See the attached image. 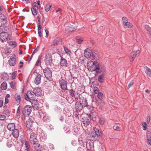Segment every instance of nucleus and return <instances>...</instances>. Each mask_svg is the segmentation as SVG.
Returning <instances> with one entry per match:
<instances>
[{
  "mask_svg": "<svg viewBox=\"0 0 151 151\" xmlns=\"http://www.w3.org/2000/svg\"><path fill=\"white\" fill-rule=\"evenodd\" d=\"M41 93L40 88L37 87L35 88L33 91H28L25 95V99L28 101L34 100L36 96L40 95Z\"/></svg>",
  "mask_w": 151,
  "mask_h": 151,
  "instance_id": "nucleus-1",
  "label": "nucleus"
},
{
  "mask_svg": "<svg viewBox=\"0 0 151 151\" xmlns=\"http://www.w3.org/2000/svg\"><path fill=\"white\" fill-rule=\"evenodd\" d=\"M87 67L89 71L92 72L96 71V73L95 74L96 76V74L99 72L100 66L99 63L96 61L93 62L90 60L87 63Z\"/></svg>",
  "mask_w": 151,
  "mask_h": 151,
  "instance_id": "nucleus-2",
  "label": "nucleus"
},
{
  "mask_svg": "<svg viewBox=\"0 0 151 151\" xmlns=\"http://www.w3.org/2000/svg\"><path fill=\"white\" fill-rule=\"evenodd\" d=\"M12 40L11 35L8 32H2L0 33V40L2 42Z\"/></svg>",
  "mask_w": 151,
  "mask_h": 151,
  "instance_id": "nucleus-3",
  "label": "nucleus"
},
{
  "mask_svg": "<svg viewBox=\"0 0 151 151\" xmlns=\"http://www.w3.org/2000/svg\"><path fill=\"white\" fill-rule=\"evenodd\" d=\"M26 127L29 130H32L34 129L35 123L31 118H29L26 121Z\"/></svg>",
  "mask_w": 151,
  "mask_h": 151,
  "instance_id": "nucleus-4",
  "label": "nucleus"
},
{
  "mask_svg": "<svg viewBox=\"0 0 151 151\" xmlns=\"http://www.w3.org/2000/svg\"><path fill=\"white\" fill-rule=\"evenodd\" d=\"M32 111V107L31 106L27 105L22 111L23 114L24 115H29L31 114Z\"/></svg>",
  "mask_w": 151,
  "mask_h": 151,
  "instance_id": "nucleus-5",
  "label": "nucleus"
},
{
  "mask_svg": "<svg viewBox=\"0 0 151 151\" xmlns=\"http://www.w3.org/2000/svg\"><path fill=\"white\" fill-rule=\"evenodd\" d=\"M44 60L46 65H51L52 63V56L50 54H47L45 55Z\"/></svg>",
  "mask_w": 151,
  "mask_h": 151,
  "instance_id": "nucleus-6",
  "label": "nucleus"
},
{
  "mask_svg": "<svg viewBox=\"0 0 151 151\" xmlns=\"http://www.w3.org/2000/svg\"><path fill=\"white\" fill-rule=\"evenodd\" d=\"M80 102L83 104L84 107H87L88 109H91L92 107L91 105H88L86 99V98L81 96L80 97Z\"/></svg>",
  "mask_w": 151,
  "mask_h": 151,
  "instance_id": "nucleus-7",
  "label": "nucleus"
},
{
  "mask_svg": "<svg viewBox=\"0 0 151 151\" xmlns=\"http://www.w3.org/2000/svg\"><path fill=\"white\" fill-rule=\"evenodd\" d=\"M43 71L45 76L47 79L51 77L52 72L49 68H45Z\"/></svg>",
  "mask_w": 151,
  "mask_h": 151,
  "instance_id": "nucleus-8",
  "label": "nucleus"
},
{
  "mask_svg": "<svg viewBox=\"0 0 151 151\" xmlns=\"http://www.w3.org/2000/svg\"><path fill=\"white\" fill-rule=\"evenodd\" d=\"M37 136L36 134L34 132L31 133L30 134L29 140L32 144L35 145L37 141Z\"/></svg>",
  "mask_w": 151,
  "mask_h": 151,
  "instance_id": "nucleus-9",
  "label": "nucleus"
},
{
  "mask_svg": "<svg viewBox=\"0 0 151 151\" xmlns=\"http://www.w3.org/2000/svg\"><path fill=\"white\" fill-rule=\"evenodd\" d=\"M40 118H43V121L45 122H49L50 120V117L47 113L39 112Z\"/></svg>",
  "mask_w": 151,
  "mask_h": 151,
  "instance_id": "nucleus-10",
  "label": "nucleus"
},
{
  "mask_svg": "<svg viewBox=\"0 0 151 151\" xmlns=\"http://www.w3.org/2000/svg\"><path fill=\"white\" fill-rule=\"evenodd\" d=\"M84 54L85 57L87 58H90L92 59H94L95 58L94 55L90 52L88 49H86L84 50Z\"/></svg>",
  "mask_w": 151,
  "mask_h": 151,
  "instance_id": "nucleus-11",
  "label": "nucleus"
},
{
  "mask_svg": "<svg viewBox=\"0 0 151 151\" xmlns=\"http://www.w3.org/2000/svg\"><path fill=\"white\" fill-rule=\"evenodd\" d=\"M15 58L16 55L14 54H13L12 56L10 57V58L8 60V63L10 66H12L16 65V61Z\"/></svg>",
  "mask_w": 151,
  "mask_h": 151,
  "instance_id": "nucleus-12",
  "label": "nucleus"
},
{
  "mask_svg": "<svg viewBox=\"0 0 151 151\" xmlns=\"http://www.w3.org/2000/svg\"><path fill=\"white\" fill-rule=\"evenodd\" d=\"M59 83L61 88L63 90H66L67 88V83L65 80L61 79L59 81Z\"/></svg>",
  "mask_w": 151,
  "mask_h": 151,
  "instance_id": "nucleus-13",
  "label": "nucleus"
},
{
  "mask_svg": "<svg viewBox=\"0 0 151 151\" xmlns=\"http://www.w3.org/2000/svg\"><path fill=\"white\" fill-rule=\"evenodd\" d=\"M0 21L3 25H5L7 22V18L4 14H0Z\"/></svg>",
  "mask_w": 151,
  "mask_h": 151,
  "instance_id": "nucleus-14",
  "label": "nucleus"
},
{
  "mask_svg": "<svg viewBox=\"0 0 151 151\" xmlns=\"http://www.w3.org/2000/svg\"><path fill=\"white\" fill-rule=\"evenodd\" d=\"M86 146L87 150H93V149L94 148V144L92 141H90L89 142H87Z\"/></svg>",
  "mask_w": 151,
  "mask_h": 151,
  "instance_id": "nucleus-15",
  "label": "nucleus"
},
{
  "mask_svg": "<svg viewBox=\"0 0 151 151\" xmlns=\"http://www.w3.org/2000/svg\"><path fill=\"white\" fill-rule=\"evenodd\" d=\"M60 64L62 67H67L68 66L67 60L62 57L60 58Z\"/></svg>",
  "mask_w": 151,
  "mask_h": 151,
  "instance_id": "nucleus-16",
  "label": "nucleus"
},
{
  "mask_svg": "<svg viewBox=\"0 0 151 151\" xmlns=\"http://www.w3.org/2000/svg\"><path fill=\"white\" fill-rule=\"evenodd\" d=\"M41 75L39 73H37L35 78V79L34 81L36 85L39 84L41 82Z\"/></svg>",
  "mask_w": 151,
  "mask_h": 151,
  "instance_id": "nucleus-17",
  "label": "nucleus"
},
{
  "mask_svg": "<svg viewBox=\"0 0 151 151\" xmlns=\"http://www.w3.org/2000/svg\"><path fill=\"white\" fill-rule=\"evenodd\" d=\"M76 109L77 111H80L83 109V105L81 103L76 102L75 103Z\"/></svg>",
  "mask_w": 151,
  "mask_h": 151,
  "instance_id": "nucleus-18",
  "label": "nucleus"
},
{
  "mask_svg": "<svg viewBox=\"0 0 151 151\" xmlns=\"http://www.w3.org/2000/svg\"><path fill=\"white\" fill-rule=\"evenodd\" d=\"M32 103V106L35 110H38L39 108L38 102L37 101L33 100Z\"/></svg>",
  "mask_w": 151,
  "mask_h": 151,
  "instance_id": "nucleus-19",
  "label": "nucleus"
},
{
  "mask_svg": "<svg viewBox=\"0 0 151 151\" xmlns=\"http://www.w3.org/2000/svg\"><path fill=\"white\" fill-rule=\"evenodd\" d=\"M1 78L3 80L6 81H7L9 79V76L8 74L5 72L1 73Z\"/></svg>",
  "mask_w": 151,
  "mask_h": 151,
  "instance_id": "nucleus-20",
  "label": "nucleus"
},
{
  "mask_svg": "<svg viewBox=\"0 0 151 151\" xmlns=\"http://www.w3.org/2000/svg\"><path fill=\"white\" fill-rule=\"evenodd\" d=\"M61 40V38L57 37L52 42L53 45H56L61 44L62 43Z\"/></svg>",
  "mask_w": 151,
  "mask_h": 151,
  "instance_id": "nucleus-21",
  "label": "nucleus"
},
{
  "mask_svg": "<svg viewBox=\"0 0 151 151\" xmlns=\"http://www.w3.org/2000/svg\"><path fill=\"white\" fill-rule=\"evenodd\" d=\"M7 43L8 45L13 48H15L17 45V43L15 41H7Z\"/></svg>",
  "mask_w": 151,
  "mask_h": 151,
  "instance_id": "nucleus-22",
  "label": "nucleus"
},
{
  "mask_svg": "<svg viewBox=\"0 0 151 151\" xmlns=\"http://www.w3.org/2000/svg\"><path fill=\"white\" fill-rule=\"evenodd\" d=\"M77 27L76 26H73L71 25L68 26L66 27V32L67 33L68 31H70L71 32L76 29Z\"/></svg>",
  "mask_w": 151,
  "mask_h": 151,
  "instance_id": "nucleus-23",
  "label": "nucleus"
},
{
  "mask_svg": "<svg viewBox=\"0 0 151 151\" xmlns=\"http://www.w3.org/2000/svg\"><path fill=\"white\" fill-rule=\"evenodd\" d=\"M7 128L9 131H12L15 129V125L13 123H9L7 125Z\"/></svg>",
  "mask_w": 151,
  "mask_h": 151,
  "instance_id": "nucleus-24",
  "label": "nucleus"
},
{
  "mask_svg": "<svg viewBox=\"0 0 151 151\" xmlns=\"http://www.w3.org/2000/svg\"><path fill=\"white\" fill-rule=\"evenodd\" d=\"M15 99L16 101V104L17 105L19 104L21 101V97L18 94H16L15 95Z\"/></svg>",
  "mask_w": 151,
  "mask_h": 151,
  "instance_id": "nucleus-25",
  "label": "nucleus"
},
{
  "mask_svg": "<svg viewBox=\"0 0 151 151\" xmlns=\"http://www.w3.org/2000/svg\"><path fill=\"white\" fill-rule=\"evenodd\" d=\"M93 130L95 132L96 135L98 137H101L102 136V133L96 127H94Z\"/></svg>",
  "mask_w": 151,
  "mask_h": 151,
  "instance_id": "nucleus-26",
  "label": "nucleus"
},
{
  "mask_svg": "<svg viewBox=\"0 0 151 151\" xmlns=\"http://www.w3.org/2000/svg\"><path fill=\"white\" fill-rule=\"evenodd\" d=\"M4 25L2 24L0 26V32H7L6 31L8 30V28Z\"/></svg>",
  "mask_w": 151,
  "mask_h": 151,
  "instance_id": "nucleus-27",
  "label": "nucleus"
},
{
  "mask_svg": "<svg viewBox=\"0 0 151 151\" xmlns=\"http://www.w3.org/2000/svg\"><path fill=\"white\" fill-rule=\"evenodd\" d=\"M12 131V135L13 136L16 138H18L19 135V130L17 129H15Z\"/></svg>",
  "mask_w": 151,
  "mask_h": 151,
  "instance_id": "nucleus-28",
  "label": "nucleus"
},
{
  "mask_svg": "<svg viewBox=\"0 0 151 151\" xmlns=\"http://www.w3.org/2000/svg\"><path fill=\"white\" fill-rule=\"evenodd\" d=\"M140 52V51L139 50L132 51L130 53V56L132 57V58H133L137 56V54H139Z\"/></svg>",
  "mask_w": 151,
  "mask_h": 151,
  "instance_id": "nucleus-29",
  "label": "nucleus"
},
{
  "mask_svg": "<svg viewBox=\"0 0 151 151\" xmlns=\"http://www.w3.org/2000/svg\"><path fill=\"white\" fill-rule=\"evenodd\" d=\"M73 133L75 135H77L79 133V130L76 126H74L73 127Z\"/></svg>",
  "mask_w": 151,
  "mask_h": 151,
  "instance_id": "nucleus-30",
  "label": "nucleus"
},
{
  "mask_svg": "<svg viewBox=\"0 0 151 151\" xmlns=\"http://www.w3.org/2000/svg\"><path fill=\"white\" fill-rule=\"evenodd\" d=\"M83 125L86 127L88 126L90 124V121L88 119L85 118L82 122Z\"/></svg>",
  "mask_w": 151,
  "mask_h": 151,
  "instance_id": "nucleus-31",
  "label": "nucleus"
},
{
  "mask_svg": "<svg viewBox=\"0 0 151 151\" xmlns=\"http://www.w3.org/2000/svg\"><path fill=\"white\" fill-rule=\"evenodd\" d=\"M105 76L104 74H102L99 75L98 77V81L100 83H103L104 82V77Z\"/></svg>",
  "mask_w": 151,
  "mask_h": 151,
  "instance_id": "nucleus-32",
  "label": "nucleus"
},
{
  "mask_svg": "<svg viewBox=\"0 0 151 151\" xmlns=\"http://www.w3.org/2000/svg\"><path fill=\"white\" fill-rule=\"evenodd\" d=\"M124 27L125 28H130L132 27V24L129 22H127V23L123 25Z\"/></svg>",
  "mask_w": 151,
  "mask_h": 151,
  "instance_id": "nucleus-33",
  "label": "nucleus"
},
{
  "mask_svg": "<svg viewBox=\"0 0 151 151\" xmlns=\"http://www.w3.org/2000/svg\"><path fill=\"white\" fill-rule=\"evenodd\" d=\"M99 89L97 87H95L94 89H93V92L91 96H93V97H94V96L96 94H98L99 93Z\"/></svg>",
  "mask_w": 151,
  "mask_h": 151,
  "instance_id": "nucleus-34",
  "label": "nucleus"
},
{
  "mask_svg": "<svg viewBox=\"0 0 151 151\" xmlns=\"http://www.w3.org/2000/svg\"><path fill=\"white\" fill-rule=\"evenodd\" d=\"M79 144L83 147L85 148V145H86V142H83L82 139V138L79 139Z\"/></svg>",
  "mask_w": 151,
  "mask_h": 151,
  "instance_id": "nucleus-35",
  "label": "nucleus"
},
{
  "mask_svg": "<svg viewBox=\"0 0 151 151\" xmlns=\"http://www.w3.org/2000/svg\"><path fill=\"white\" fill-rule=\"evenodd\" d=\"M145 73L150 77H151V70L147 67L145 68Z\"/></svg>",
  "mask_w": 151,
  "mask_h": 151,
  "instance_id": "nucleus-36",
  "label": "nucleus"
},
{
  "mask_svg": "<svg viewBox=\"0 0 151 151\" xmlns=\"http://www.w3.org/2000/svg\"><path fill=\"white\" fill-rule=\"evenodd\" d=\"M16 83L14 81H12L10 83V87L11 88L15 89L16 88Z\"/></svg>",
  "mask_w": 151,
  "mask_h": 151,
  "instance_id": "nucleus-37",
  "label": "nucleus"
},
{
  "mask_svg": "<svg viewBox=\"0 0 151 151\" xmlns=\"http://www.w3.org/2000/svg\"><path fill=\"white\" fill-rule=\"evenodd\" d=\"M75 91L73 89H71L69 90V94L73 97H75Z\"/></svg>",
  "mask_w": 151,
  "mask_h": 151,
  "instance_id": "nucleus-38",
  "label": "nucleus"
},
{
  "mask_svg": "<svg viewBox=\"0 0 151 151\" xmlns=\"http://www.w3.org/2000/svg\"><path fill=\"white\" fill-rule=\"evenodd\" d=\"M51 6L52 5L49 3L46 4L45 7V11L46 12H48V11H49Z\"/></svg>",
  "mask_w": 151,
  "mask_h": 151,
  "instance_id": "nucleus-39",
  "label": "nucleus"
},
{
  "mask_svg": "<svg viewBox=\"0 0 151 151\" xmlns=\"http://www.w3.org/2000/svg\"><path fill=\"white\" fill-rule=\"evenodd\" d=\"M39 49H40V47L39 46H38L33 51V52H32V54L31 55V56L30 58V59L29 60V62L31 60V59L32 58L33 55L34 54H35V53H36L39 50Z\"/></svg>",
  "mask_w": 151,
  "mask_h": 151,
  "instance_id": "nucleus-40",
  "label": "nucleus"
},
{
  "mask_svg": "<svg viewBox=\"0 0 151 151\" xmlns=\"http://www.w3.org/2000/svg\"><path fill=\"white\" fill-rule=\"evenodd\" d=\"M1 87L2 89L4 90L6 89L7 88V84L6 82H3L1 85Z\"/></svg>",
  "mask_w": 151,
  "mask_h": 151,
  "instance_id": "nucleus-41",
  "label": "nucleus"
},
{
  "mask_svg": "<svg viewBox=\"0 0 151 151\" xmlns=\"http://www.w3.org/2000/svg\"><path fill=\"white\" fill-rule=\"evenodd\" d=\"M84 91V89L80 87L78 88V90L77 91V95L83 93Z\"/></svg>",
  "mask_w": 151,
  "mask_h": 151,
  "instance_id": "nucleus-42",
  "label": "nucleus"
},
{
  "mask_svg": "<svg viewBox=\"0 0 151 151\" xmlns=\"http://www.w3.org/2000/svg\"><path fill=\"white\" fill-rule=\"evenodd\" d=\"M11 52V51L9 48H6L5 50L4 53L6 55V56H7Z\"/></svg>",
  "mask_w": 151,
  "mask_h": 151,
  "instance_id": "nucleus-43",
  "label": "nucleus"
},
{
  "mask_svg": "<svg viewBox=\"0 0 151 151\" xmlns=\"http://www.w3.org/2000/svg\"><path fill=\"white\" fill-rule=\"evenodd\" d=\"M38 34L39 36L40 37H41L42 35L41 31V25L40 24V23H39L38 25Z\"/></svg>",
  "mask_w": 151,
  "mask_h": 151,
  "instance_id": "nucleus-44",
  "label": "nucleus"
},
{
  "mask_svg": "<svg viewBox=\"0 0 151 151\" xmlns=\"http://www.w3.org/2000/svg\"><path fill=\"white\" fill-rule=\"evenodd\" d=\"M45 126L47 129L50 130H52L54 129L53 126L50 124H46Z\"/></svg>",
  "mask_w": 151,
  "mask_h": 151,
  "instance_id": "nucleus-45",
  "label": "nucleus"
},
{
  "mask_svg": "<svg viewBox=\"0 0 151 151\" xmlns=\"http://www.w3.org/2000/svg\"><path fill=\"white\" fill-rule=\"evenodd\" d=\"M100 68L99 70V73L101 72L104 73L106 70V68L104 66H100Z\"/></svg>",
  "mask_w": 151,
  "mask_h": 151,
  "instance_id": "nucleus-46",
  "label": "nucleus"
},
{
  "mask_svg": "<svg viewBox=\"0 0 151 151\" xmlns=\"http://www.w3.org/2000/svg\"><path fill=\"white\" fill-rule=\"evenodd\" d=\"M25 150L27 151H30L29 144L27 141H25Z\"/></svg>",
  "mask_w": 151,
  "mask_h": 151,
  "instance_id": "nucleus-47",
  "label": "nucleus"
},
{
  "mask_svg": "<svg viewBox=\"0 0 151 151\" xmlns=\"http://www.w3.org/2000/svg\"><path fill=\"white\" fill-rule=\"evenodd\" d=\"M99 122L101 124L103 125L105 123V119L102 117H101L99 118Z\"/></svg>",
  "mask_w": 151,
  "mask_h": 151,
  "instance_id": "nucleus-48",
  "label": "nucleus"
},
{
  "mask_svg": "<svg viewBox=\"0 0 151 151\" xmlns=\"http://www.w3.org/2000/svg\"><path fill=\"white\" fill-rule=\"evenodd\" d=\"M145 28L146 29L147 31L149 32V33L151 35V27L148 25H145Z\"/></svg>",
  "mask_w": 151,
  "mask_h": 151,
  "instance_id": "nucleus-49",
  "label": "nucleus"
},
{
  "mask_svg": "<svg viewBox=\"0 0 151 151\" xmlns=\"http://www.w3.org/2000/svg\"><path fill=\"white\" fill-rule=\"evenodd\" d=\"M63 129L66 133H68L70 132V128L68 126H65L64 127Z\"/></svg>",
  "mask_w": 151,
  "mask_h": 151,
  "instance_id": "nucleus-50",
  "label": "nucleus"
},
{
  "mask_svg": "<svg viewBox=\"0 0 151 151\" xmlns=\"http://www.w3.org/2000/svg\"><path fill=\"white\" fill-rule=\"evenodd\" d=\"M17 72H14L12 73V74L11 77V78L12 80L16 78L17 76Z\"/></svg>",
  "mask_w": 151,
  "mask_h": 151,
  "instance_id": "nucleus-51",
  "label": "nucleus"
},
{
  "mask_svg": "<svg viewBox=\"0 0 151 151\" xmlns=\"http://www.w3.org/2000/svg\"><path fill=\"white\" fill-rule=\"evenodd\" d=\"M37 10L34 8L32 7L31 8L32 14L33 15L35 16L37 14Z\"/></svg>",
  "mask_w": 151,
  "mask_h": 151,
  "instance_id": "nucleus-52",
  "label": "nucleus"
},
{
  "mask_svg": "<svg viewBox=\"0 0 151 151\" xmlns=\"http://www.w3.org/2000/svg\"><path fill=\"white\" fill-rule=\"evenodd\" d=\"M41 58L40 57H39L36 63V65L37 66H39L41 65Z\"/></svg>",
  "mask_w": 151,
  "mask_h": 151,
  "instance_id": "nucleus-53",
  "label": "nucleus"
},
{
  "mask_svg": "<svg viewBox=\"0 0 151 151\" xmlns=\"http://www.w3.org/2000/svg\"><path fill=\"white\" fill-rule=\"evenodd\" d=\"M64 49L65 53L67 54H69L71 53V52L65 46H64Z\"/></svg>",
  "mask_w": 151,
  "mask_h": 151,
  "instance_id": "nucleus-54",
  "label": "nucleus"
},
{
  "mask_svg": "<svg viewBox=\"0 0 151 151\" xmlns=\"http://www.w3.org/2000/svg\"><path fill=\"white\" fill-rule=\"evenodd\" d=\"M128 22L127 18L126 17H124L122 18V22L123 23V25L125 23V22L127 23Z\"/></svg>",
  "mask_w": 151,
  "mask_h": 151,
  "instance_id": "nucleus-55",
  "label": "nucleus"
},
{
  "mask_svg": "<svg viewBox=\"0 0 151 151\" xmlns=\"http://www.w3.org/2000/svg\"><path fill=\"white\" fill-rule=\"evenodd\" d=\"M103 96V94L102 93L100 92L98 93V97L101 100Z\"/></svg>",
  "mask_w": 151,
  "mask_h": 151,
  "instance_id": "nucleus-56",
  "label": "nucleus"
},
{
  "mask_svg": "<svg viewBox=\"0 0 151 151\" xmlns=\"http://www.w3.org/2000/svg\"><path fill=\"white\" fill-rule=\"evenodd\" d=\"M142 128L144 130H146L147 129V124L146 122H144L142 124Z\"/></svg>",
  "mask_w": 151,
  "mask_h": 151,
  "instance_id": "nucleus-57",
  "label": "nucleus"
},
{
  "mask_svg": "<svg viewBox=\"0 0 151 151\" xmlns=\"http://www.w3.org/2000/svg\"><path fill=\"white\" fill-rule=\"evenodd\" d=\"M49 148L51 150H54V146L51 143H50L49 144Z\"/></svg>",
  "mask_w": 151,
  "mask_h": 151,
  "instance_id": "nucleus-58",
  "label": "nucleus"
},
{
  "mask_svg": "<svg viewBox=\"0 0 151 151\" xmlns=\"http://www.w3.org/2000/svg\"><path fill=\"white\" fill-rule=\"evenodd\" d=\"M76 40L77 43L79 44H81L83 41V39H76Z\"/></svg>",
  "mask_w": 151,
  "mask_h": 151,
  "instance_id": "nucleus-59",
  "label": "nucleus"
},
{
  "mask_svg": "<svg viewBox=\"0 0 151 151\" xmlns=\"http://www.w3.org/2000/svg\"><path fill=\"white\" fill-rule=\"evenodd\" d=\"M147 136L148 138H151V131H148L147 132Z\"/></svg>",
  "mask_w": 151,
  "mask_h": 151,
  "instance_id": "nucleus-60",
  "label": "nucleus"
},
{
  "mask_svg": "<svg viewBox=\"0 0 151 151\" xmlns=\"http://www.w3.org/2000/svg\"><path fill=\"white\" fill-rule=\"evenodd\" d=\"M6 118V116L4 115H0V120H4Z\"/></svg>",
  "mask_w": 151,
  "mask_h": 151,
  "instance_id": "nucleus-61",
  "label": "nucleus"
},
{
  "mask_svg": "<svg viewBox=\"0 0 151 151\" xmlns=\"http://www.w3.org/2000/svg\"><path fill=\"white\" fill-rule=\"evenodd\" d=\"M90 134V137H95L96 136V133L95 132H91Z\"/></svg>",
  "mask_w": 151,
  "mask_h": 151,
  "instance_id": "nucleus-62",
  "label": "nucleus"
},
{
  "mask_svg": "<svg viewBox=\"0 0 151 151\" xmlns=\"http://www.w3.org/2000/svg\"><path fill=\"white\" fill-rule=\"evenodd\" d=\"M77 144V142H76V141H75V140H73L72 141L71 144L73 146H74L76 145Z\"/></svg>",
  "mask_w": 151,
  "mask_h": 151,
  "instance_id": "nucleus-63",
  "label": "nucleus"
},
{
  "mask_svg": "<svg viewBox=\"0 0 151 151\" xmlns=\"http://www.w3.org/2000/svg\"><path fill=\"white\" fill-rule=\"evenodd\" d=\"M150 138H148L147 140V142L148 145H151V139Z\"/></svg>",
  "mask_w": 151,
  "mask_h": 151,
  "instance_id": "nucleus-64",
  "label": "nucleus"
}]
</instances>
